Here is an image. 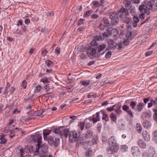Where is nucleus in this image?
I'll return each mask as SVG.
<instances>
[{
	"instance_id": "nucleus-1",
	"label": "nucleus",
	"mask_w": 157,
	"mask_h": 157,
	"mask_svg": "<svg viewBox=\"0 0 157 157\" xmlns=\"http://www.w3.org/2000/svg\"><path fill=\"white\" fill-rule=\"evenodd\" d=\"M52 130H49L48 129L44 130L43 132L44 138V140L48 141V143L50 146L54 145L55 147H57L60 143V139L58 138H56L54 141L53 137L52 136L48 137H47L50 133Z\"/></svg>"
},
{
	"instance_id": "nucleus-2",
	"label": "nucleus",
	"mask_w": 157,
	"mask_h": 157,
	"mask_svg": "<svg viewBox=\"0 0 157 157\" xmlns=\"http://www.w3.org/2000/svg\"><path fill=\"white\" fill-rule=\"evenodd\" d=\"M108 143L110 147L107 149L108 154H110L116 152L118 149L117 144L114 137L112 136L108 140Z\"/></svg>"
},
{
	"instance_id": "nucleus-3",
	"label": "nucleus",
	"mask_w": 157,
	"mask_h": 157,
	"mask_svg": "<svg viewBox=\"0 0 157 157\" xmlns=\"http://www.w3.org/2000/svg\"><path fill=\"white\" fill-rule=\"evenodd\" d=\"M90 46L87 47V54L89 57L91 56L98 57L97 55V44H96L94 40H92L90 43Z\"/></svg>"
},
{
	"instance_id": "nucleus-4",
	"label": "nucleus",
	"mask_w": 157,
	"mask_h": 157,
	"mask_svg": "<svg viewBox=\"0 0 157 157\" xmlns=\"http://www.w3.org/2000/svg\"><path fill=\"white\" fill-rule=\"evenodd\" d=\"M69 135V139L70 142L72 143L76 142L77 144H81L82 142L79 139V135L78 133L75 131H73L70 132L68 135Z\"/></svg>"
},
{
	"instance_id": "nucleus-5",
	"label": "nucleus",
	"mask_w": 157,
	"mask_h": 157,
	"mask_svg": "<svg viewBox=\"0 0 157 157\" xmlns=\"http://www.w3.org/2000/svg\"><path fill=\"white\" fill-rule=\"evenodd\" d=\"M53 132L56 134L60 135L61 136H64L66 138L68 136V134L69 132V129L65 128L63 127L53 129Z\"/></svg>"
},
{
	"instance_id": "nucleus-6",
	"label": "nucleus",
	"mask_w": 157,
	"mask_h": 157,
	"mask_svg": "<svg viewBox=\"0 0 157 157\" xmlns=\"http://www.w3.org/2000/svg\"><path fill=\"white\" fill-rule=\"evenodd\" d=\"M116 32V33L115 34H113V36L114 37L113 40H112L109 41V44L110 45V46L111 48V49H114L115 48H116V43H115V41H116L117 39V36L118 35V31L116 29H113L112 30V32L113 33L115 32V31Z\"/></svg>"
},
{
	"instance_id": "nucleus-7",
	"label": "nucleus",
	"mask_w": 157,
	"mask_h": 157,
	"mask_svg": "<svg viewBox=\"0 0 157 157\" xmlns=\"http://www.w3.org/2000/svg\"><path fill=\"white\" fill-rule=\"evenodd\" d=\"M31 138L32 140L34 142L37 143L35 149H37V150H38V149H39L38 145L41 144V135L40 134H36L33 135L31 136Z\"/></svg>"
},
{
	"instance_id": "nucleus-8",
	"label": "nucleus",
	"mask_w": 157,
	"mask_h": 157,
	"mask_svg": "<svg viewBox=\"0 0 157 157\" xmlns=\"http://www.w3.org/2000/svg\"><path fill=\"white\" fill-rule=\"evenodd\" d=\"M129 13L128 10L122 7L118 11V16L120 18V20L124 22V19L127 16H128Z\"/></svg>"
},
{
	"instance_id": "nucleus-9",
	"label": "nucleus",
	"mask_w": 157,
	"mask_h": 157,
	"mask_svg": "<svg viewBox=\"0 0 157 157\" xmlns=\"http://www.w3.org/2000/svg\"><path fill=\"white\" fill-rule=\"evenodd\" d=\"M139 10L141 13H146L147 15L150 14V12L146 6V3L144 2L142 3L139 8Z\"/></svg>"
},
{
	"instance_id": "nucleus-10",
	"label": "nucleus",
	"mask_w": 157,
	"mask_h": 157,
	"mask_svg": "<svg viewBox=\"0 0 157 157\" xmlns=\"http://www.w3.org/2000/svg\"><path fill=\"white\" fill-rule=\"evenodd\" d=\"M106 45L105 44H102L100 45H98L97 44V55H98V57H99L101 55H102L105 53V51H103L104 49L105 48Z\"/></svg>"
},
{
	"instance_id": "nucleus-11",
	"label": "nucleus",
	"mask_w": 157,
	"mask_h": 157,
	"mask_svg": "<svg viewBox=\"0 0 157 157\" xmlns=\"http://www.w3.org/2000/svg\"><path fill=\"white\" fill-rule=\"evenodd\" d=\"M110 19H111L112 25H115L118 22V15L116 13L113 12L110 15Z\"/></svg>"
},
{
	"instance_id": "nucleus-12",
	"label": "nucleus",
	"mask_w": 157,
	"mask_h": 157,
	"mask_svg": "<svg viewBox=\"0 0 157 157\" xmlns=\"http://www.w3.org/2000/svg\"><path fill=\"white\" fill-rule=\"evenodd\" d=\"M38 146H39V149H38V150H37V149H36V150L35 151V153L36 152L38 153V152H39V150L40 151L42 152L43 153L47 152L48 149L47 145L45 144H44L42 145H41V144L39 145Z\"/></svg>"
},
{
	"instance_id": "nucleus-13",
	"label": "nucleus",
	"mask_w": 157,
	"mask_h": 157,
	"mask_svg": "<svg viewBox=\"0 0 157 157\" xmlns=\"http://www.w3.org/2000/svg\"><path fill=\"white\" fill-rule=\"evenodd\" d=\"M137 143L139 147L142 148H145L147 146L146 142L142 139H139L138 140Z\"/></svg>"
},
{
	"instance_id": "nucleus-14",
	"label": "nucleus",
	"mask_w": 157,
	"mask_h": 157,
	"mask_svg": "<svg viewBox=\"0 0 157 157\" xmlns=\"http://www.w3.org/2000/svg\"><path fill=\"white\" fill-rule=\"evenodd\" d=\"M124 111H126L127 113L131 117H133L134 116L132 113V112L129 108L128 106L126 105H124L122 107Z\"/></svg>"
},
{
	"instance_id": "nucleus-15",
	"label": "nucleus",
	"mask_w": 157,
	"mask_h": 157,
	"mask_svg": "<svg viewBox=\"0 0 157 157\" xmlns=\"http://www.w3.org/2000/svg\"><path fill=\"white\" fill-rule=\"evenodd\" d=\"M92 146V142L88 141L84 142L83 143V147L85 149H90Z\"/></svg>"
},
{
	"instance_id": "nucleus-16",
	"label": "nucleus",
	"mask_w": 157,
	"mask_h": 157,
	"mask_svg": "<svg viewBox=\"0 0 157 157\" xmlns=\"http://www.w3.org/2000/svg\"><path fill=\"white\" fill-rule=\"evenodd\" d=\"M142 136L145 140L147 141L150 140V136L149 133L146 131H144L142 133Z\"/></svg>"
},
{
	"instance_id": "nucleus-17",
	"label": "nucleus",
	"mask_w": 157,
	"mask_h": 157,
	"mask_svg": "<svg viewBox=\"0 0 157 157\" xmlns=\"http://www.w3.org/2000/svg\"><path fill=\"white\" fill-rule=\"evenodd\" d=\"M145 106V104L142 103L140 102L136 105V110L138 112H140L143 109Z\"/></svg>"
},
{
	"instance_id": "nucleus-18",
	"label": "nucleus",
	"mask_w": 157,
	"mask_h": 157,
	"mask_svg": "<svg viewBox=\"0 0 157 157\" xmlns=\"http://www.w3.org/2000/svg\"><path fill=\"white\" fill-rule=\"evenodd\" d=\"M93 134V132L91 130H88L86 132L84 135L85 138L89 139L91 138Z\"/></svg>"
},
{
	"instance_id": "nucleus-19",
	"label": "nucleus",
	"mask_w": 157,
	"mask_h": 157,
	"mask_svg": "<svg viewBox=\"0 0 157 157\" xmlns=\"http://www.w3.org/2000/svg\"><path fill=\"white\" fill-rule=\"evenodd\" d=\"M132 152L134 156L139 155L140 151L138 147H133L132 148Z\"/></svg>"
},
{
	"instance_id": "nucleus-20",
	"label": "nucleus",
	"mask_w": 157,
	"mask_h": 157,
	"mask_svg": "<svg viewBox=\"0 0 157 157\" xmlns=\"http://www.w3.org/2000/svg\"><path fill=\"white\" fill-rule=\"evenodd\" d=\"M155 152V149L152 147H151L149 148L148 151V154L150 157H153Z\"/></svg>"
},
{
	"instance_id": "nucleus-21",
	"label": "nucleus",
	"mask_w": 157,
	"mask_h": 157,
	"mask_svg": "<svg viewBox=\"0 0 157 157\" xmlns=\"http://www.w3.org/2000/svg\"><path fill=\"white\" fill-rule=\"evenodd\" d=\"M133 25L134 28H136L137 26V23L139 22V18L137 16H134L133 17Z\"/></svg>"
},
{
	"instance_id": "nucleus-22",
	"label": "nucleus",
	"mask_w": 157,
	"mask_h": 157,
	"mask_svg": "<svg viewBox=\"0 0 157 157\" xmlns=\"http://www.w3.org/2000/svg\"><path fill=\"white\" fill-rule=\"evenodd\" d=\"M99 112H98L96 113V117H94L92 119V121H93L94 123L97 122L98 121H100Z\"/></svg>"
},
{
	"instance_id": "nucleus-23",
	"label": "nucleus",
	"mask_w": 157,
	"mask_h": 157,
	"mask_svg": "<svg viewBox=\"0 0 157 157\" xmlns=\"http://www.w3.org/2000/svg\"><path fill=\"white\" fill-rule=\"evenodd\" d=\"M110 32L109 30H106V31L103 33H101V35L102 36L104 37H103L104 38V39L105 37L107 38L109 37V35L110 34Z\"/></svg>"
},
{
	"instance_id": "nucleus-24",
	"label": "nucleus",
	"mask_w": 157,
	"mask_h": 157,
	"mask_svg": "<svg viewBox=\"0 0 157 157\" xmlns=\"http://www.w3.org/2000/svg\"><path fill=\"white\" fill-rule=\"evenodd\" d=\"M132 34V32H127L126 31L125 38L128 39V40H131L133 38Z\"/></svg>"
},
{
	"instance_id": "nucleus-25",
	"label": "nucleus",
	"mask_w": 157,
	"mask_h": 157,
	"mask_svg": "<svg viewBox=\"0 0 157 157\" xmlns=\"http://www.w3.org/2000/svg\"><path fill=\"white\" fill-rule=\"evenodd\" d=\"M103 36H102L101 35V33L100 34V36H97L94 37V39L93 40H94L96 42V44H98L97 41H99V40H102L104 39Z\"/></svg>"
},
{
	"instance_id": "nucleus-26",
	"label": "nucleus",
	"mask_w": 157,
	"mask_h": 157,
	"mask_svg": "<svg viewBox=\"0 0 157 157\" xmlns=\"http://www.w3.org/2000/svg\"><path fill=\"white\" fill-rule=\"evenodd\" d=\"M103 114V117L102 118V119L103 120H105L106 121H107L109 120V117L107 114L105 113V112L103 110H101L100 111Z\"/></svg>"
},
{
	"instance_id": "nucleus-27",
	"label": "nucleus",
	"mask_w": 157,
	"mask_h": 157,
	"mask_svg": "<svg viewBox=\"0 0 157 157\" xmlns=\"http://www.w3.org/2000/svg\"><path fill=\"white\" fill-rule=\"evenodd\" d=\"M126 35V31L123 30L120 34L119 37L120 38H122L124 40L125 38Z\"/></svg>"
},
{
	"instance_id": "nucleus-28",
	"label": "nucleus",
	"mask_w": 157,
	"mask_h": 157,
	"mask_svg": "<svg viewBox=\"0 0 157 157\" xmlns=\"http://www.w3.org/2000/svg\"><path fill=\"white\" fill-rule=\"evenodd\" d=\"M125 3V6L126 9L128 10V9H130L132 8V6L131 5V3L130 1H127Z\"/></svg>"
},
{
	"instance_id": "nucleus-29",
	"label": "nucleus",
	"mask_w": 157,
	"mask_h": 157,
	"mask_svg": "<svg viewBox=\"0 0 157 157\" xmlns=\"http://www.w3.org/2000/svg\"><path fill=\"white\" fill-rule=\"evenodd\" d=\"M93 155V151L90 148L87 149V151L86 152V155L87 157H90Z\"/></svg>"
},
{
	"instance_id": "nucleus-30",
	"label": "nucleus",
	"mask_w": 157,
	"mask_h": 157,
	"mask_svg": "<svg viewBox=\"0 0 157 157\" xmlns=\"http://www.w3.org/2000/svg\"><path fill=\"white\" fill-rule=\"evenodd\" d=\"M90 82V81L89 80H82L80 82V83L84 86H86L89 85Z\"/></svg>"
},
{
	"instance_id": "nucleus-31",
	"label": "nucleus",
	"mask_w": 157,
	"mask_h": 157,
	"mask_svg": "<svg viewBox=\"0 0 157 157\" xmlns=\"http://www.w3.org/2000/svg\"><path fill=\"white\" fill-rule=\"evenodd\" d=\"M110 117L111 120L113 122H116L117 116L114 113H111L110 115Z\"/></svg>"
},
{
	"instance_id": "nucleus-32",
	"label": "nucleus",
	"mask_w": 157,
	"mask_h": 157,
	"mask_svg": "<svg viewBox=\"0 0 157 157\" xmlns=\"http://www.w3.org/2000/svg\"><path fill=\"white\" fill-rule=\"evenodd\" d=\"M102 21H103L104 24L106 25V26L110 25V23L108 18L104 17L102 19Z\"/></svg>"
},
{
	"instance_id": "nucleus-33",
	"label": "nucleus",
	"mask_w": 157,
	"mask_h": 157,
	"mask_svg": "<svg viewBox=\"0 0 157 157\" xmlns=\"http://www.w3.org/2000/svg\"><path fill=\"white\" fill-rule=\"evenodd\" d=\"M0 136V140H1L0 143L1 144H5L7 141V140L5 138V136L2 135Z\"/></svg>"
},
{
	"instance_id": "nucleus-34",
	"label": "nucleus",
	"mask_w": 157,
	"mask_h": 157,
	"mask_svg": "<svg viewBox=\"0 0 157 157\" xmlns=\"http://www.w3.org/2000/svg\"><path fill=\"white\" fill-rule=\"evenodd\" d=\"M136 102L134 101H132L130 102L129 105L131 107L132 109H136L135 107L136 105Z\"/></svg>"
},
{
	"instance_id": "nucleus-35",
	"label": "nucleus",
	"mask_w": 157,
	"mask_h": 157,
	"mask_svg": "<svg viewBox=\"0 0 157 157\" xmlns=\"http://www.w3.org/2000/svg\"><path fill=\"white\" fill-rule=\"evenodd\" d=\"M153 104H154L155 105H156V104H157V103L155 100H152L150 102L148 103L147 107L149 108L152 107Z\"/></svg>"
},
{
	"instance_id": "nucleus-36",
	"label": "nucleus",
	"mask_w": 157,
	"mask_h": 157,
	"mask_svg": "<svg viewBox=\"0 0 157 157\" xmlns=\"http://www.w3.org/2000/svg\"><path fill=\"white\" fill-rule=\"evenodd\" d=\"M136 128L137 132L139 133H140L142 129L141 125L140 124L137 123L136 125Z\"/></svg>"
},
{
	"instance_id": "nucleus-37",
	"label": "nucleus",
	"mask_w": 157,
	"mask_h": 157,
	"mask_svg": "<svg viewBox=\"0 0 157 157\" xmlns=\"http://www.w3.org/2000/svg\"><path fill=\"white\" fill-rule=\"evenodd\" d=\"M85 122H80L78 124V126L80 128L81 130H82L84 129V127H85Z\"/></svg>"
},
{
	"instance_id": "nucleus-38",
	"label": "nucleus",
	"mask_w": 157,
	"mask_h": 157,
	"mask_svg": "<svg viewBox=\"0 0 157 157\" xmlns=\"http://www.w3.org/2000/svg\"><path fill=\"white\" fill-rule=\"evenodd\" d=\"M41 82H42L44 84H46L49 82L48 79L46 77L43 78L41 79Z\"/></svg>"
},
{
	"instance_id": "nucleus-39",
	"label": "nucleus",
	"mask_w": 157,
	"mask_h": 157,
	"mask_svg": "<svg viewBox=\"0 0 157 157\" xmlns=\"http://www.w3.org/2000/svg\"><path fill=\"white\" fill-rule=\"evenodd\" d=\"M144 127L148 128L151 126V123L148 121H146L144 122Z\"/></svg>"
},
{
	"instance_id": "nucleus-40",
	"label": "nucleus",
	"mask_w": 157,
	"mask_h": 157,
	"mask_svg": "<svg viewBox=\"0 0 157 157\" xmlns=\"http://www.w3.org/2000/svg\"><path fill=\"white\" fill-rule=\"evenodd\" d=\"M128 148L126 145H124L121 147L120 149L122 151H127Z\"/></svg>"
},
{
	"instance_id": "nucleus-41",
	"label": "nucleus",
	"mask_w": 157,
	"mask_h": 157,
	"mask_svg": "<svg viewBox=\"0 0 157 157\" xmlns=\"http://www.w3.org/2000/svg\"><path fill=\"white\" fill-rule=\"evenodd\" d=\"M39 157H52V156L51 155H48L46 152L43 153L41 155H40Z\"/></svg>"
},
{
	"instance_id": "nucleus-42",
	"label": "nucleus",
	"mask_w": 157,
	"mask_h": 157,
	"mask_svg": "<svg viewBox=\"0 0 157 157\" xmlns=\"http://www.w3.org/2000/svg\"><path fill=\"white\" fill-rule=\"evenodd\" d=\"M123 41V44L124 46H126L128 45L129 43V40H128L127 39H125Z\"/></svg>"
},
{
	"instance_id": "nucleus-43",
	"label": "nucleus",
	"mask_w": 157,
	"mask_h": 157,
	"mask_svg": "<svg viewBox=\"0 0 157 157\" xmlns=\"http://www.w3.org/2000/svg\"><path fill=\"white\" fill-rule=\"evenodd\" d=\"M85 20L82 18H80L78 20V25L80 26L84 23Z\"/></svg>"
},
{
	"instance_id": "nucleus-44",
	"label": "nucleus",
	"mask_w": 157,
	"mask_h": 157,
	"mask_svg": "<svg viewBox=\"0 0 157 157\" xmlns=\"http://www.w3.org/2000/svg\"><path fill=\"white\" fill-rule=\"evenodd\" d=\"M44 110L43 109H41L38 111L36 113V115L39 116H40L44 112Z\"/></svg>"
},
{
	"instance_id": "nucleus-45",
	"label": "nucleus",
	"mask_w": 157,
	"mask_h": 157,
	"mask_svg": "<svg viewBox=\"0 0 157 157\" xmlns=\"http://www.w3.org/2000/svg\"><path fill=\"white\" fill-rule=\"evenodd\" d=\"M97 136H94L93 137V138L91 141L92 142V144H97Z\"/></svg>"
},
{
	"instance_id": "nucleus-46",
	"label": "nucleus",
	"mask_w": 157,
	"mask_h": 157,
	"mask_svg": "<svg viewBox=\"0 0 157 157\" xmlns=\"http://www.w3.org/2000/svg\"><path fill=\"white\" fill-rule=\"evenodd\" d=\"M125 20H124V21L125 23L127 24H129L131 22V20L128 17H125Z\"/></svg>"
},
{
	"instance_id": "nucleus-47",
	"label": "nucleus",
	"mask_w": 157,
	"mask_h": 157,
	"mask_svg": "<svg viewBox=\"0 0 157 157\" xmlns=\"http://www.w3.org/2000/svg\"><path fill=\"white\" fill-rule=\"evenodd\" d=\"M45 64L48 66H49L52 64V62L51 60H48L46 61Z\"/></svg>"
},
{
	"instance_id": "nucleus-48",
	"label": "nucleus",
	"mask_w": 157,
	"mask_h": 157,
	"mask_svg": "<svg viewBox=\"0 0 157 157\" xmlns=\"http://www.w3.org/2000/svg\"><path fill=\"white\" fill-rule=\"evenodd\" d=\"M21 86L23 87L24 89L26 88V82L25 80H24L21 84Z\"/></svg>"
},
{
	"instance_id": "nucleus-49",
	"label": "nucleus",
	"mask_w": 157,
	"mask_h": 157,
	"mask_svg": "<svg viewBox=\"0 0 157 157\" xmlns=\"http://www.w3.org/2000/svg\"><path fill=\"white\" fill-rule=\"evenodd\" d=\"M111 51H109L106 53L105 56V57L106 58H108L111 56Z\"/></svg>"
},
{
	"instance_id": "nucleus-50",
	"label": "nucleus",
	"mask_w": 157,
	"mask_h": 157,
	"mask_svg": "<svg viewBox=\"0 0 157 157\" xmlns=\"http://www.w3.org/2000/svg\"><path fill=\"white\" fill-rule=\"evenodd\" d=\"M86 55L83 53H82L80 54V57L82 59H85L86 58Z\"/></svg>"
},
{
	"instance_id": "nucleus-51",
	"label": "nucleus",
	"mask_w": 157,
	"mask_h": 157,
	"mask_svg": "<svg viewBox=\"0 0 157 157\" xmlns=\"http://www.w3.org/2000/svg\"><path fill=\"white\" fill-rule=\"evenodd\" d=\"M130 10V13L132 15H134L135 12V9L132 8Z\"/></svg>"
},
{
	"instance_id": "nucleus-52",
	"label": "nucleus",
	"mask_w": 157,
	"mask_h": 157,
	"mask_svg": "<svg viewBox=\"0 0 157 157\" xmlns=\"http://www.w3.org/2000/svg\"><path fill=\"white\" fill-rule=\"evenodd\" d=\"M93 3L94 5L96 7L100 6L99 3L97 1H94L93 2Z\"/></svg>"
},
{
	"instance_id": "nucleus-53",
	"label": "nucleus",
	"mask_w": 157,
	"mask_h": 157,
	"mask_svg": "<svg viewBox=\"0 0 157 157\" xmlns=\"http://www.w3.org/2000/svg\"><path fill=\"white\" fill-rule=\"evenodd\" d=\"M55 53L57 54H59L60 53V49L59 48H56L55 50Z\"/></svg>"
},
{
	"instance_id": "nucleus-54",
	"label": "nucleus",
	"mask_w": 157,
	"mask_h": 157,
	"mask_svg": "<svg viewBox=\"0 0 157 157\" xmlns=\"http://www.w3.org/2000/svg\"><path fill=\"white\" fill-rule=\"evenodd\" d=\"M46 91L47 94H51L53 92V89L52 88H49L46 90Z\"/></svg>"
},
{
	"instance_id": "nucleus-55",
	"label": "nucleus",
	"mask_w": 157,
	"mask_h": 157,
	"mask_svg": "<svg viewBox=\"0 0 157 157\" xmlns=\"http://www.w3.org/2000/svg\"><path fill=\"white\" fill-rule=\"evenodd\" d=\"M152 51H147L145 53L146 56H147L151 55L152 53Z\"/></svg>"
},
{
	"instance_id": "nucleus-56",
	"label": "nucleus",
	"mask_w": 157,
	"mask_h": 157,
	"mask_svg": "<svg viewBox=\"0 0 157 157\" xmlns=\"http://www.w3.org/2000/svg\"><path fill=\"white\" fill-rule=\"evenodd\" d=\"M91 12L90 11H88L87 12H86L84 14V15L85 17H88L90 15Z\"/></svg>"
},
{
	"instance_id": "nucleus-57",
	"label": "nucleus",
	"mask_w": 157,
	"mask_h": 157,
	"mask_svg": "<svg viewBox=\"0 0 157 157\" xmlns=\"http://www.w3.org/2000/svg\"><path fill=\"white\" fill-rule=\"evenodd\" d=\"M149 98H146L144 99L143 101L145 105L147 104V102L149 101Z\"/></svg>"
},
{
	"instance_id": "nucleus-58",
	"label": "nucleus",
	"mask_w": 157,
	"mask_h": 157,
	"mask_svg": "<svg viewBox=\"0 0 157 157\" xmlns=\"http://www.w3.org/2000/svg\"><path fill=\"white\" fill-rule=\"evenodd\" d=\"M53 13L51 11L48 12L47 13V15L48 17H50L52 15H53Z\"/></svg>"
},
{
	"instance_id": "nucleus-59",
	"label": "nucleus",
	"mask_w": 157,
	"mask_h": 157,
	"mask_svg": "<svg viewBox=\"0 0 157 157\" xmlns=\"http://www.w3.org/2000/svg\"><path fill=\"white\" fill-rule=\"evenodd\" d=\"M85 124H86V125H85V127L86 128H90L92 126L91 124L90 123H87Z\"/></svg>"
},
{
	"instance_id": "nucleus-60",
	"label": "nucleus",
	"mask_w": 157,
	"mask_h": 157,
	"mask_svg": "<svg viewBox=\"0 0 157 157\" xmlns=\"http://www.w3.org/2000/svg\"><path fill=\"white\" fill-rule=\"evenodd\" d=\"M34 148L33 146L29 147V151L30 152H33L34 151Z\"/></svg>"
},
{
	"instance_id": "nucleus-61",
	"label": "nucleus",
	"mask_w": 157,
	"mask_h": 157,
	"mask_svg": "<svg viewBox=\"0 0 157 157\" xmlns=\"http://www.w3.org/2000/svg\"><path fill=\"white\" fill-rule=\"evenodd\" d=\"M141 14L140 15V18L141 19H143L145 18V13H141Z\"/></svg>"
},
{
	"instance_id": "nucleus-62",
	"label": "nucleus",
	"mask_w": 157,
	"mask_h": 157,
	"mask_svg": "<svg viewBox=\"0 0 157 157\" xmlns=\"http://www.w3.org/2000/svg\"><path fill=\"white\" fill-rule=\"evenodd\" d=\"M99 17V16L97 14H94L91 17L93 18L96 19Z\"/></svg>"
},
{
	"instance_id": "nucleus-63",
	"label": "nucleus",
	"mask_w": 157,
	"mask_h": 157,
	"mask_svg": "<svg viewBox=\"0 0 157 157\" xmlns=\"http://www.w3.org/2000/svg\"><path fill=\"white\" fill-rule=\"evenodd\" d=\"M105 27V26L101 24L99 26V28L101 30H103L104 29Z\"/></svg>"
},
{
	"instance_id": "nucleus-64",
	"label": "nucleus",
	"mask_w": 157,
	"mask_h": 157,
	"mask_svg": "<svg viewBox=\"0 0 157 157\" xmlns=\"http://www.w3.org/2000/svg\"><path fill=\"white\" fill-rule=\"evenodd\" d=\"M153 118L157 122V113L155 114V115L153 116Z\"/></svg>"
}]
</instances>
